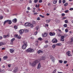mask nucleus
Returning a JSON list of instances; mask_svg holds the SVG:
<instances>
[{"mask_svg": "<svg viewBox=\"0 0 73 73\" xmlns=\"http://www.w3.org/2000/svg\"><path fill=\"white\" fill-rule=\"evenodd\" d=\"M39 62V60H36L32 63L30 62V66H36V64H37V63H38Z\"/></svg>", "mask_w": 73, "mask_h": 73, "instance_id": "f257e3e1", "label": "nucleus"}, {"mask_svg": "<svg viewBox=\"0 0 73 73\" xmlns=\"http://www.w3.org/2000/svg\"><path fill=\"white\" fill-rule=\"evenodd\" d=\"M35 51V49L31 48H29L26 50L27 52H28V53H32L34 52Z\"/></svg>", "mask_w": 73, "mask_h": 73, "instance_id": "f03ea898", "label": "nucleus"}, {"mask_svg": "<svg viewBox=\"0 0 73 73\" xmlns=\"http://www.w3.org/2000/svg\"><path fill=\"white\" fill-rule=\"evenodd\" d=\"M52 43L55 44L58 42V40H57V39L56 38H54L52 40Z\"/></svg>", "mask_w": 73, "mask_h": 73, "instance_id": "7ed1b4c3", "label": "nucleus"}, {"mask_svg": "<svg viewBox=\"0 0 73 73\" xmlns=\"http://www.w3.org/2000/svg\"><path fill=\"white\" fill-rule=\"evenodd\" d=\"M42 37H45L48 36V33H46V32H44V34H42Z\"/></svg>", "mask_w": 73, "mask_h": 73, "instance_id": "20e7f679", "label": "nucleus"}, {"mask_svg": "<svg viewBox=\"0 0 73 73\" xmlns=\"http://www.w3.org/2000/svg\"><path fill=\"white\" fill-rule=\"evenodd\" d=\"M66 54L68 56H71L72 55H71V54H70V51H68L66 52Z\"/></svg>", "mask_w": 73, "mask_h": 73, "instance_id": "39448f33", "label": "nucleus"}, {"mask_svg": "<svg viewBox=\"0 0 73 73\" xmlns=\"http://www.w3.org/2000/svg\"><path fill=\"white\" fill-rule=\"evenodd\" d=\"M24 32V30L22 29L19 30V33L20 35H22V34Z\"/></svg>", "mask_w": 73, "mask_h": 73, "instance_id": "423d86ee", "label": "nucleus"}, {"mask_svg": "<svg viewBox=\"0 0 73 73\" xmlns=\"http://www.w3.org/2000/svg\"><path fill=\"white\" fill-rule=\"evenodd\" d=\"M45 59V56H42L41 57L40 59V60L39 61H40L41 60H44Z\"/></svg>", "mask_w": 73, "mask_h": 73, "instance_id": "0eeeda50", "label": "nucleus"}, {"mask_svg": "<svg viewBox=\"0 0 73 73\" xmlns=\"http://www.w3.org/2000/svg\"><path fill=\"white\" fill-rule=\"evenodd\" d=\"M55 33L52 32H50L49 33V35L51 36H54L55 35Z\"/></svg>", "mask_w": 73, "mask_h": 73, "instance_id": "6e6552de", "label": "nucleus"}, {"mask_svg": "<svg viewBox=\"0 0 73 73\" xmlns=\"http://www.w3.org/2000/svg\"><path fill=\"white\" fill-rule=\"evenodd\" d=\"M41 63H39L38 64L37 69H40V68H41Z\"/></svg>", "mask_w": 73, "mask_h": 73, "instance_id": "1a4fd4ad", "label": "nucleus"}, {"mask_svg": "<svg viewBox=\"0 0 73 73\" xmlns=\"http://www.w3.org/2000/svg\"><path fill=\"white\" fill-rule=\"evenodd\" d=\"M50 57L53 62H54V57L52 56H50Z\"/></svg>", "mask_w": 73, "mask_h": 73, "instance_id": "9d476101", "label": "nucleus"}, {"mask_svg": "<svg viewBox=\"0 0 73 73\" xmlns=\"http://www.w3.org/2000/svg\"><path fill=\"white\" fill-rule=\"evenodd\" d=\"M27 46H28L27 45L23 44L22 47V49H25Z\"/></svg>", "mask_w": 73, "mask_h": 73, "instance_id": "9b49d317", "label": "nucleus"}, {"mask_svg": "<svg viewBox=\"0 0 73 73\" xmlns=\"http://www.w3.org/2000/svg\"><path fill=\"white\" fill-rule=\"evenodd\" d=\"M30 25H31V24L29 23H26L25 24V27H29L30 26Z\"/></svg>", "mask_w": 73, "mask_h": 73, "instance_id": "f8f14e48", "label": "nucleus"}, {"mask_svg": "<svg viewBox=\"0 0 73 73\" xmlns=\"http://www.w3.org/2000/svg\"><path fill=\"white\" fill-rule=\"evenodd\" d=\"M43 51L42 50H39L38 51V53L39 54V53H42Z\"/></svg>", "mask_w": 73, "mask_h": 73, "instance_id": "ddd939ff", "label": "nucleus"}, {"mask_svg": "<svg viewBox=\"0 0 73 73\" xmlns=\"http://www.w3.org/2000/svg\"><path fill=\"white\" fill-rule=\"evenodd\" d=\"M17 71V68H15L14 70L13 71V72L14 73H16Z\"/></svg>", "mask_w": 73, "mask_h": 73, "instance_id": "4468645a", "label": "nucleus"}, {"mask_svg": "<svg viewBox=\"0 0 73 73\" xmlns=\"http://www.w3.org/2000/svg\"><path fill=\"white\" fill-rule=\"evenodd\" d=\"M7 22L9 24H12V21L11 20H7Z\"/></svg>", "mask_w": 73, "mask_h": 73, "instance_id": "2eb2a0df", "label": "nucleus"}, {"mask_svg": "<svg viewBox=\"0 0 73 73\" xmlns=\"http://www.w3.org/2000/svg\"><path fill=\"white\" fill-rule=\"evenodd\" d=\"M23 43L24 44V45H27L28 46V44H27V42L26 41H23Z\"/></svg>", "mask_w": 73, "mask_h": 73, "instance_id": "dca6fc26", "label": "nucleus"}, {"mask_svg": "<svg viewBox=\"0 0 73 73\" xmlns=\"http://www.w3.org/2000/svg\"><path fill=\"white\" fill-rule=\"evenodd\" d=\"M12 21L13 23H16L17 22V19H13Z\"/></svg>", "mask_w": 73, "mask_h": 73, "instance_id": "f3484780", "label": "nucleus"}, {"mask_svg": "<svg viewBox=\"0 0 73 73\" xmlns=\"http://www.w3.org/2000/svg\"><path fill=\"white\" fill-rule=\"evenodd\" d=\"M5 45V43L3 42H0V46H2V45Z\"/></svg>", "mask_w": 73, "mask_h": 73, "instance_id": "a211bd4d", "label": "nucleus"}, {"mask_svg": "<svg viewBox=\"0 0 73 73\" xmlns=\"http://www.w3.org/2000/svg\"><path fill=\"white\" fill-rule=\"evenodd\" d=\"M51 21V19H47L46 20V23H49Z\"/></svg>", "mask_w": 73, "mask_h": 73, "instance_id": "6ab92c4d", "label": "nucleus"}, {"mask_svg": "<svg viewBox=\"0 0 73 73\" xmlns=\"http://www.w3.org/2000/svg\"><path fill=\"white\" fill-rule=\"evenodd\" d=\"M55 22L57 23H59L60 22V20H58V19H56L55 21Z\"/></svg>", "mask_w": 73, "mask_h": 73, "instance_id": "aec40b11", "label": "nucleus"}, {"mask_svg": "<svg viewBox=\"0 0 73 73\" xmlns=\"http://www.w3.org/2000/svg\"><path fill=\"white\" fill-rule=\"evenodd\" d=\"M9 34H8L7 35H4L3 36V38H7V37H9Z\"/></svg>", "mask_w": 73, "mask_h": 73, "instance_id": "412c9836", "label": "nucleus"}, {"mask_svg": "<svg viewBox=\"0 0 73 73\" xmlns=\"http://www.w3.org/2000/svg\"><path fill=\"white\" fill-rule=\"evenodd\" d=\"M14 50H13V49H10V52H11V53H13V52H14Z\"/></svg>", "mask_w": 73, "mask_h": 73, "instance_id": "4be33fe9", "label": "nucleus"}, {"mask_svg": "<svg viewBox=\"0 0 73 73\" xmlns=\"http://www.w3.org/2000/svg\"><path fill=\"white\" fill-rule=\"evenodd\" d=\"M56 44H54L52 45V47L53 49H54L56 48Z\"/></svg>", "mask_w": 73, "mask_h": 73, "instance_id": "5701e85b", "label": "nucleus"}, {"mask_svg": "<svg viewBox=\"0 0 73 73\" xmlns=\"http://www.w3.org/2000/svg\"><path fill=\"white\" fill-rule=\"evenodd\" d=\"M4 60H6L7 58H8V56H5L3 57Z\"/></svg>", "mask_w": 73, "mask_h": 73, "instance_id": "b1692460", "label": "nucleus"}, {"mask_svg": "<svg viewBox=\"0 0 73 73\" xmlns=\"http://www.w3.org/2000/svg\"><path fill=\"white\" fill-rule=\"evenodd\" d=\"M24 32H25V33H27L28 32V30L27 29H24Z\"/></svg>", "mask_w": 73, "mask_h": 73, "instance_id": "393cba45", "label": "nucleus"}, {"mask_svg": "<svg viewBox=\"0 0 73 73\" xmlns=\"http://www.w3.org/2000/svg\"><path fill=\"white\" fill-rule=\"evenodd\" d=\"M56 45H57V46H61V44L60 43H57L56 44Z\"/></svg>", "mask_w": 73, "mask_h": 73, "instance_id": "a878e982", "label": "nucleus"}, {"mask_svg": "<svg viewBox=\"0 0 73 73\" xmlns=\"http://www.w3.org/2000/svg\"><path fill=\"white\" fill-rule=\"evenodd\" d=\"M59 63H60V64H62L63 62V61L62 60H59Z\"/></svg>", "mask_w": 73, "mask_h": 73, "instance_id": "bb28decb", "label": "nucleus"}, {"mask_svg": "<svg viewBox=\"0 0 73 73\" xmlns=\"http://www.w3.org/2000/svg\"><path fill=\"white\" fill-rule=\"evenodd\" d=\"M36 29L37 31H38V29H39V26H37L36 27Z\"/></svg>", "mask_w": 73, "mask_h": 73, "instance_id": "cd10ccee", "label": "nucleus"}, {"mask_svg": "<svg viewBox=\"0 0 73 73\" xmlns=\"http://www.w3.org/2000/svg\"><path fill=\"white\" fill-rule=\"evenodd\" d=\"M14 28H15V29H17V26H14Z\"/></svg>", "mask_w": 73, "mask_h": 73, "instance_id": "c85d7f7f", "label": "nucleus"}, {"mask_svg": "<svg viewBox=\"0 0 73 73\" xmlns=\"http://www.w3.org/2000/svg\"><path fill=\"white\" fill-rule=\"evenodd\" d=\"M64 27H65V28H66L67 27V24H65L63 25Z\"/></svg>", "mask_w": 73, "mask_h": 73, "instance_id": "c756f323", "label": "nucleus"}, {"mask_svg": "<svg viewBox=\"0 0 73 73\" xmlns=\"http://www.w3.org/2000/svg\"><path fill=\"white\" fill-rule=\"evenodd\" d=\"M17 38L18 39H20V38H21V37L20 36H18L17 37Z\"/></svg>", "mask_w": 73, "mask_h": 73, "instance_id": "7c9ffc66", "label": "nucleus"}, {"mask_svg": "<svg viewBox=\"0 0 73 73\" xmlns=\"http://www.w3.org/2000/svg\"><path fill=\"white\" fill-rule=\"evenodd\" d=\"M68 5V3H66L65 4H64V6H67V5Z\"/></svg>", "mask_w": 73, "mask_h": 73, "instance_id": "2f4dec72", "label": "nucleus"}, {"mask_svg": "<svg viewBox=\"0 0 73 73\" xmlns=\"http://www.w3.org/2000/svg\"><path fill=\"white\" fill-rule=\"evenodd\" d=\"M64 22L65 23H66V24H67L68 23V21L67 20H65L64 21Z\"/></svg>", "mask_w": 73, "mask_h": 73, "instance_id": "473e14b6", "label": "nucleus"}, {"mask_svg": "<svg viewBox=\"0 0 73 73\" xmlns=\"http://www.w3.org/2000/svg\"><path fill=\"white\" fill-rule=\"evenodd\" d=\"M7 21H8L7 20L4 22V25H5V24L6 23H7V22H8Z\"/></svg>", "mask_w": 73, "mask_h": 73, "instance_id": "72a5a7b5", "label": "nucleus"}, {"mask_svg": "<svg viewBox=\"0 0 73 73\" xmlns=\"http://www.w3.org/2000/svg\"><path fill=\"white\" fill-rule=\"evenodd\" d=\"M53 4H56L57 3V1H54L53 2Z\"/></svg>", "mask_w": 73, "mask_h": 73, "instance_id": "f704fd0d", "label": "nucleus"}, {"mask_svg": "<svg viewBox=\"0 0 73 73\" xmlns=\"http://www.w3.org/2000/svg\"><path fill=\"white\" fill-rule=\"evenodd\" d=\"M34 2L35 3H36L37 2H38V0H34Z\"/></svg>", "mask_w": 73, "mask_h": 73, "instance_id": "c9c22d12", "label": "nucleus"}, {"mask_svg": "<svg viewBox=\"0 0 73 73\" xmlns=\"http://www.w3.org/2000/svg\"><path fill=\"white\" fill-rule=\"evenodd\" d=\"M56 71H57V69H56L54 70L53 72H52V73H56Z\"/></svg>", "mask_w": 73, "mask_h": 73, "instance_id": "e433bc0d", "label": "nucleus"}, {"mask_svg": "<svg viewBox=\"0 0 73 73\" xmlns=\"http://www.w3.org/2000/svg\"><path fill=\"white\" fill-rule=\"evenodd\" d=\"M64 38H65V37H64V36H61V38L62 39H64Z\"/></svg>", "mask_w": 73, "mask_h": 73, "instance_id": "4c0bfd02", "label": "nucleus"}, {"mask_svg": "<svg viewBox=\"0 0 73 73\" xmlns=\"http://www.w3.org/2000/svg\"><path fill=\"white\" fill-rule=\"evenodd\" d=\"M40 16L41 17H42V18H44V16H42V15H40Z\"/></svg>", "mask_w": 73, "mask_h": 73, "instance_id": "58836bf2", "label": "nucleus"}, {"mask_svg": "<svg viewBox=\"0 0 73 73\" xmlns=\"http://www.w3.org/2000/svg\"><path fill=\"white\" fill-rule=\"evenodd\" d=\"M15 40V38H13L11 40V41H12L13 42V41Z\"/></svg>", "mask_w": 73, "mask_h": 73, "instance_id": "ea45409f", "label": "nucleus"}, {"mask_svg": "<svg viewBox=\"0 0 73 73\" xmlns=\"http://www.w3.org/2000/svg\"><path fill=\"white\" fill-rule=\"evenodd\" d=\"M65 32H68V30L67 29H65Z\"/></svg>", "mask_w": 73, "mask_h": 73, "instance_id": "a19ab883", "label": "nucleus"}, {"mask_svg": "<svg viewBox=\"0 0 73 73\" xmlns=\"http://www.w3.org/2000/svg\"><path fill=\"white\" fill-rule=\"evenodd\" d=\"M48 46L47 44L46 45L44 46V48H47Z\"/></svg>", "mask_w": 73, "mask_h": 73, "instance_id": "79ce46f5", "label": "nucleus"}, {"mask_svg": "<svg viewBox=\"0 0 73 73\" xmlns=\"http://www.w3.org/2000/svg\"><path fill=\"white\" fill-rule=\"evenodd\" d=\"M38 40H40V41H41V40H42V38H38Z\"/></svg>", "mask_w": 73, "mask_h": 73, "instance_id": "37998d69", "label": "nucleus"}, {"mask_svg": "<svg viewBox=\"0 0 73 73\" xmlns=\"http://www.w3.org/2000/svg\"><path fill=\"white\" fill-rule=\"evenodd\" d=\"M60 41H64V39L61 38L60 39Z\"/></svg>", "mask_w": 73, "mask_h": 73, "instance_id": "c03bdc74", "label": "nucleus"}, {"mask_svg": "<svg viewBox=\"0 0 73 73\" xmlns=\"http://www.w3.org/2000/svg\"><path fill=\"white\" fill-rule=\"evenodd\" d=\"M3 19V16L0 17V20H2Z\"/></svg>", "mask_w": 73, "mask_h": 73, "instance_id": "a18cd8bd", "label": "nucleus"}, {"mask_svg": "<svg viewBox=\"0 0 73 73\" xmlns=\"http://www.w3.org/2000/svg\"><path fill=\"white\" fill-rule=\"evenodd\" d=\"M69 10H70V11H73V8H70L69 9Z\"/></svg>", "mask_w": 73, "mask_h": 73, "instance_id": "49530a36", "label": "nucleus"}, {"mask_svg": "<svg viewBox=\"0 0 73 73\" xmlns=\"http://www.w3.org/2000/svg\"><path fill=\"white\" fill-rule=\"evenodd\" d=\"M48 40H46L45 42V43H46V44H47L48 43Z\"/></svg>", "mask_w": 73, "mask_h": 73, "instance_id": "de8ad7c7", "label": "nucleus"}, {"mask_svg": "<svg viewBox=\"0 0 73 73\" xmlns=\"http://www.w3.org/2000/svg\"><path fill=\"white\" fill-rule=\"evenodd\" d=\"M42 0H40L39 1V3H42Z\"/></svg>", "mask_w": 73, "mask_h": 73, "instance_id": "09e8293b", "label": "nucleus"}, {"mask_svg": "<svg viewBox=\"0 0 73 73\" xmlns=\"http://www.w3.org/2000/svg\"><path fill=\"white\" fill-rule=\"evenodd\" d=\"M64 64H66L67 63V61H64Z\"/></svg>", "mask_w": 73, "mask_h": 73, "instance_id": "8fccbe9b", "label": "nucleus"}, {"mask_svg": "<svg viewBox=\"0 0 73 73\" xmlns=\"http://www.w3.org/2000/svg\"><path fill=\"white\" fill-rule=\"evenodd\" d=\"M30 27H33V24H31L30 25Z\"/></svg>", "mask_w": 73, "mask_h": 73, "instance_id": "3c124183", "label": "nucleus"}, {"mask_svg": "<svg viewBox=\"0 0 73 73\" xmlns=\"http://www.w3.org/2000/svg\"><path fill=\"white\" fill-rule=\"evenodd\" d=\"M37 14H38V13H35L33 14V15H37Z\"/></svg>", "mask_w": 73, "mask_h": 73, "instance_id": "603ef678", "label": "nucleus"}, {"mask_svg": "<svg viewBox=\"0 0 73 73\" xmlns=\"http://www.w3.org/2000/svg\"><path fill=\"white\" fill-rule=\"evenodd\" d=\"M8 67H9V68H10V67H11V64H9L8 65Z\"/></svg>", "mask_w": 73, "mask_h": 73, "instance_id": "864d4df0", "label": "nucleus"}, {"mask_svg": "<svg viewBox=\"0 0 73 73\" xmlns=\"http://www.w3.org/2000/svg\"><path fill=\"white\" fill-rule=\"evenodd\" d=\"M37 20H40V17H38L37 18Z\"/></svg>", "mask_w": 73, "mask_h": 73, "instance_id": "5fc2aeb1", "label": "nucleus"}, {"mask_svg": "<svg viewBox=\"0 0 73 73\" xmlns=\"http://www.w3.org/2000/svg\"><path fill=\"white\" fill-rule=\"evenodd\" d=\"M68 11L69 10H66L64 12H65V13H68Z\"/></svg>", "mask_w": 73, "mask_h": 73, "instance_id": "6e6d98bb", "label": "nucleus"}, {"mask_svg": "<svg viewBox=\"0 0 73 73\" xmlns=\"http://www.w3.org/2000/svg\"><path fill=\"white\" fill-rule=\"evenodd\" d=\"M65 2H66L65 0H63V1H62L63 3H65Z\"/></svg>", "mask_w": 73, "mask_h": 73, "instance_id": "4d7b16f0", "label": "nucleus"}, {"mask_svg": "<svg viewBox=\"0 0 73 73\" xmlns=\"http://www.w3.org/2000/svg\"><path fill=\"white\" fill-rule=\"evenodd\" d=\"M57 36H58V37H61V34H58Z\"/></svg>", "mask_w": 73, "mask_h": 73, "instance_id": "13d9d810", "label": "nucleus"}, {"mask_svg": "<svg viewBox=\"0 0 73 73\" xmlns=\"http://www.w3.org/2000/svg\"><path fill=\"white\" fill-rule=\"evenodd\" d=\"M65 14L64 13H62V16H65Z\"/></svg>", "mask_w": 73, "mask_h": 73, "instance_id": "bf43d9fd", "label": "nucleus"}, {"mask_svg": "<svg viewBox=\"0 0 73 73\" xmlns=\"http://www.w3.org/2000/svg\"><path fill=\"white\" fill-rule=\"evenodd\" d=\"M45 26H46V27H48V26H49V25H48V24H45Z\"/></svg>", "mask_w": 73, "mask_h": 73, "instance_id": "052dcab7", "label": "nucleus"}, {"mask_svg": "<svg viewBox=\"0 0 73 73\" xmlns=\"http://www.w3.org/2000/svg\"><path fill=\"white\" fill-rule=\"evenodd\" d=\"M1 73H4V70H1Z\"/></svg>", "mask_w": 73, "mask_h": 73, "instance_id": "680f3d73", "label": "nucleus"}, {"mask_svg": "<svg viewBox=\"0 0 73 73\" xmlns=\"http://www.w3.org/2000/svg\"><path fill=\"white\" fill-rule=\"evenodd\" d=\"M27 9L28 10H30L31 9V8L29 7H27Z\"/></svg>", "mask_w": 73, "mask_h": 73, "instance_id": "e2e57ef3", "label": "nucleus"}, {"mask_svg": "<svg viewBox=\"0 0 73 73\" xmlns=\"http://www.w3.org/2000/svg\"><path fill=\"white\" fill-rule=\"evenodd\" d=\"M71 41L73 42V38H71Z\"/></svg>", "mask_w": 73, "mask_h": 73, "instance_id": "0e129e2a", "label": "nucleus"}, {"mask_svg": "<svg viewBox=\"0 0 73 73\" xmlns=\"http://www.w3.org/2000/svg\"><path fill=\"white\" fill-rule=\"evenodd\" d=\"M1 39H3V37L0 36V40H1Z\"/></svg>", "mask_w": 73, "mask_h": 73, "instance_id": "69168bd1", "label": "nucleus"}, {"mask_svg": "<svg viewBox=\"0 0 73 73\" xmlns=\"http://www.w3.org/2000/svg\"><path fill=\"white\" fill-rule=\"evenodd\" d=\"M9 10L7 9V10L6 12H9Z\"/></svg>", "mask_w": 73, "mask_h": 73, "instance_id": "338daca9", "label": "nucleus"}, {"mask_svg": "<svg viewBox=\"0 0 73 73\" xmlns=\"http://www.w3.org/2000/svg\"><path fill=\"white\" fill-rule=\"evenodd\" d=\"M10 44H11L12 45L13 44V42H12V41H11V42L10 43Z\"/></svg>", "mask_w": 73, "mask_h": 73, "instance_id": "774afa93", "label": "nucleus"}]
</instances>
